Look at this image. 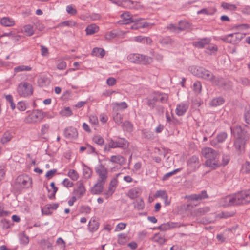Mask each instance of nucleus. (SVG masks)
<instances>
[{
	"instance_id": "nucleus-1",
	"label": "nucleus",
	"mask_w": 250,
	"mask_h": 250,
	"mask_svg": "<svg viewBox=\"0 0 250 250\" xmlns=\"http://www.w3.org/2000/svg\"><path fill=\"white\" fill-rule=\"evenodd\" d=\"M201 154L206 159L204 164L205 166L215 169L222 166L218 151L209 147H205L201 150Z\"/></svg>"
},
{
	"instance_id": "nucleus-37",
	"label": "nucleus",
	"mask_w": 250,
	"mask_h": 250,
	"mask_svg": "<svg viewBox=\"0 0 250 250\" xmlns=\"http://www.w3.org/2000/svg\"><path fill=\"white\" fill-rule=\"evenodd\" d=\"M122 126L124 131L130 132L133 130V125L128 121L124 122Z\"/></svg>"
},
{
	"instance_id": "nucleus-57",
	"label": "nucleus",
	"mask_w": 250,
	"mask_h": 250,
	"mask_svg": "<svg viewBox=\"0 0 250 250\" xmlns=\"http://www.w3.org/2000/svg\"><path fill=\"white\" fill-rule=\"evenodd\" d=\"M41 54L42 56H48L49 55V51L48 48L43 45H41Z\"/></svg>"
},
{
	"instance_id": "nucleus-9",
	"label": "nucleus",
	"mask_w": 250,
	"mask_h": 250,
	"mask_svg": "<svg viewBox=\"0 0 250 250\" xmlns=\"http://www.w3.org/2000/svg\"><path fill=\"white\" fill-rule=\"evenodd\" d=\"M120 174L121 173L116 174V177L112 178L111 180L109 185L108 189L105 193L106 198L111 196L115 191L118 183L117 178Z\"/></svg>"
},
{
	"instance_id": "nucleus-7",
	"label": "nucleus",
	"mask_w": 250,
	"mask_h": 250,
	"mask_svg": "<svg viewBox=\"0 0 250 250\" xmlns=\"http://www.w3.org/2000/svg\"><path fill=\"white\" fill-rule=\"evenodd\" d=\"M128 146V142L123 138H118L116 141L111 139L108 143L109 148L107 150L110 151V148H121L125 149Z\"/></svg>"
},
{
	"instance_id": "nucleus-56",
	"label": "nucleus",
	"mask_w": 250,
	"mask_h": 250,
	"mask_svg": "<svg viewBox=\"0 0 250 250\" xmlns=\"http://www.w3.org/2000/svg\"><path fill=\"white\" fill-rule=\"evenodd\" d=\"M95 143L100 146H102L104 144V139L100 136H95Z\"/></svg>"
},
{
	"instance_id": "nucleus-13",
	"label": "nucleus",
	"mask_w": 250,
	"mask_h": 250,
	"mask_svg": "<svg viewBox=\"0 0 250 250\" xmlns=\"http://www.w3.org/2000/svg\"><path fill=\"white\" fill-rule=\"evenodd\" d=\"M77 185L78 187L74 190L73 194L77 197L78 199H79L84 195L85 192V189L83 183L81 181H79L77 183Z\"/></svg>"
},
{
	"instance_id": "nucleus-36",
	"label": "nucleus",
	"mask_w": 250,
	"mask_h": 250,
	"mask_svg": "<svg viewBox=\"0 0 250 250\" xmlns=\"http://www.w3.org/2000/svg\"><path fill=\"white\" fill-rule=\"evenodd\" d=\"M12 137L11 133L9 131H6L4 133L1 138V143L3 144H5L9 142L11 139Z\"/></svg>"
},
{
	"instance_id": "nucleus-45",
	"label": "nucleus",
	"mask_w": 250,
	"mask_h": 250,
	"mask_svg": "<svg viewBox=\"0 0 250 250\" xmlns=\"http://www.w3.org/2000/svg\"><path fill=\"white\" fill-rule=\"evenodd\" d=\"M114 105V108H117L119 109H125L127 108V104L125 102H123L121 103H114L113 104Z\"/></svg>"
},
{
	"instance_id": "nucleus-4",
	"label": "nucleus",
	"mask_w": 250,
	"mask_h": 250,
	"mask_svg": "<svg viewBox=\"0 0 250 250\" xmlns=\"http://www.w3.org/2000/svg\"><path fill=\"white\" fill-rule=\"evenodd\" d=\"M234 205L245 204L250 202V191H243L232 195Z\"/></svg>"
},
{
	"instance_id": "nucleus-30",
	"label": "nucleus",
	"mask_w": 250,
	"mask_h": 250,
	"mask_svg": "<svg viewBox=\"0 0 250 250\" xmlns=\"http://www.w3.org/2000/svg\"><path fill=\"white\" fill-rule=\"evenodd\" d=\"M210 210L208 207H204L202 208H199L196 210H195L193 212L192 214L195 216H200L205 214Z\"/></svg>"
},
{
	"instance_id": "nucleus-2",
	"label": "nucleus",
	"mask_w": 250,
	"mask_h": 250,
	"mask_svg": "<svg viewBox=\"0 0 250 250\" xmlns=\"http://www.w3.org/2000/svg\"><path fill=\"white\" fill-rule=\"evenodd\" d=\"M96 172L97 179L95 184V194H100L103 191L104 185L107 178L108 171L104 166H100L97 168Z\"/></svg>"
},
{
	"instance_id": "nucleus-59",
	"label": "nucleus",
	"mask_w": 250,
	"mask_h": 250,
	"mask_svg": "<svg viewBox=\"0 0 250 250\" xmlns=\"http://www.w3.org/2000/svg\"><path fill=\"white\" fill-rule=\"evenodd\" d=\"M87 35H92L94 34V26L93 24H90L87 26L85 29Z\"/></svg>"
},
{
	"instance_id": "nucleus-55",
	"label": "nucleus",
	"mask_w": 250,
	"mask_h": 250,
	"mask_svg": "<svg viewBox=\"0 0 250 250\" xmlns=\"http://www.w3.org/2000/svg\"><path fill=\"white\" fill-rule=\"evenodd\" d=\"M117 83V80L116 79L113 77H110L106 80V83L110 86H112L115 85Z\"/></svg>"
},
{
	"instance_id": "nucleus-22",
	"label": "nucleus",
	"mask_w": 250,
	"mask_h": 250,
	"mask_svg": "<svg viewBox=\"0 0 250 250\" xmlns=\"http://www.w3.org/2000/svg\"><path fill=\"white\" fill-rule=\"evenodd\" d=\"M142 54L138 53H133L128 55L127 59L130 62L135 63H140Z\"/></svg>"
},
{
	"instance_id": "nucleus-21",
	"label": "nucleus",
	"mask_w": 250,
	"mask_h": 250,
	"mask_svg": "<svg viewBox=\"0 0 250 250\" xmlns=\"http://www.w3.org/2000/svg\"><path fill=\"white\" fill-rule=\"evenodd\" d=\"M109 161L113 163L117 164L121 166L124 165L126 162L125 159L119 155L112 156Z\"/></svg>"
},
{
	"instance_id": "nucleus-64",
	"label": "nucleus",
	"mask_w": 250,
	"mask_h": 250,
	"mask_svg": "<svg viewBox=\"0 0 250 250\" xmlns=\"http://www.w3.org/2000/svg\"><path fill=\"white\" fill-rule=\"evenodd\" d=\"M245 118L246 123L250 124V109L246 111L245 113Z\"/></svg>"
},
{
	"instance_id": "nucleus-58",
	"label": "nucleus",
	"mask_w": 250,
	"mask_h": 250,
	"mask_svg": "<svg viewBox=\"0 0 250 250\" xmlns=\"http://www.w3.org/2000/svg\"><path fill=\"white\" fill-rule=\"evenodd\" d=\"M156 196L158 197H161L164 200H167V196L165 191L163 190H159L157 191Z\"/></svg>"
},
{
	"instance_id": "nucleus-32",
	"label": "nucleus",
	"mask_w": 250,
	"mask_h": 250,
	"mask_svg": "<svg viewBox=\"0 0 250 250\" xmlns=\"http://www.w3.org/2000/svg\"><path fill=\"white\" fill-rule=\"evenodd\" d=\"M224 102V99L222 97H217L211 101L210 104L212 106H217L222 104Z\"/></svg>"
},
{
	"instance_id": "nucleus-12",
	"label": "nucleus",
	"mask_w": 250,
	"mask_h": 250,
	"mask_svg": "<svg viewBox=\"0 0 250 250\" xmlns=\"http://www.w3.org/2000/svg\"><path fill=\"white\" fill-rule=\"evenodd\" d=\"M245 143L246 141L244 138H235L234 146L239 153L244 150Z\"/></svg>"
},
{
	"instance_id": "nucleus-41",
	"label": "nucleus",
	"mask_w": 250,
	"mask_h": 250,
	"mask_svg": "<svg viewBox=\"0 0 250 250\" xmlns=\"http://www.w3.org/2000/svg\"><path fill=\"white\" fill-rule=\"evenodd\" d=\"M153 61V59L151 57L146 56V55H143L142 54V57L141 59V63L140 64H149L151 63Z\"/></svg>"
},
{
	"instance_id": "nucleus-28",
	"label": "nucleus",
	"mask_w": 250,
	"mask_h": 250,
	"mask_svg": "<svg viewBox=\"0 0 250 250\" xmlns=\"http://www.w3.org/2000/svg\"><path fill=\"white\" fill-rule=\"evenodd\" d=\"M141 192L140 188H135L129 190L127 195L131 199H134L137 198L141 194Z\"/></svg>"
},
{
	"instance_id": "nucleus-33",
	"label": "nucleus",
	"mask_w": 250,
	"mask_h": 250,
	"mask_svg": "<svg viewBox=\"0 0 250 250\" xmlns=\"http://www.w3.org/2000/svg\"><path fill=\"white\" fill-rule=\"evenodd\" d=\"M22 32L25 33L27 36H31L34 33L33 26L30 24L25 25L23 27Z\"/></svg>"
},
{
	"instance_id": "nucleus-25",
	"label": "nucleus",
	"mask_w": 250,
	"mask_h": 250,
	"mask_svg": "<svg viewBox=\"0 0 250 250\" xmlns=\"http://www.w3.org/2000/svg\"><path fill=\"white\" fill-rule=\"evenodd\" d=\"M145 101L146 102V104L151 108L153 109L155 106V104L157 102V99L155 98L154 93H153L150 97L145 99Z\"/></svg>"
},
{
	"instance_id": "nucleus-15",
	"label": "nucleus",
	"mask_w": 250,
	"mask_h": 250,
	"mask_svg": "<svg viewBox=\"0 0 250 250\" xmlns=\"http://www.w3.org/2000/svg\"><path fill=\"white\" fill-rule=\"evenodd\" d=\"M64 135L68 139L76 138L78 136V132L75 128L68 127L64 129Z\"/></svg>"
},
{
	"instance_id": "nucleus-27",
	"label": "nucleus",
	"mask_w": 250,
	"mask_h": 250,
	"mask_svg": "<svg viewBox=\"0 0 250 250\" xmlns=\"http://www.w3.org/2000/svg\"><path fill=\"white\" fill-rule=\"evenodd\" d=\"M177 227H179V226L177 223L171 222L163 224L159 226L158 229L161 230L165 231L171 228H174Z\"/></svg>"
},
{
	"instance_id": "nucleus-40",
	"label": "nucleus",
	"mask_w": 250,
	"mask_h": 250,
	"mask_svg": "<svg viewBox=\"0 0 250 250\" xmlns=\"http://www.w3.org/2000/svg\"><path fill=\"white\" fill-rule=\"evenodd\" d=\"M32 70V67L29 66L25 65H20L19 66L16 67L14 69V71L15 72L17 73L21 71H29Z\"/></svg>"
},
{
	"instance_id": "nucleus-10",
	"label": "nucleus",
	"mask_w": 250,
	"mask_h": 250,
	"mask_svg": "<svg viewBox=\"0 0 250 250\" xmlns=\"http://www.w3.org/2000/svg\"><path fill=\"white\" fill-rule=\"evenodd\" d=\"M245 35L246 34L240 33L230 34L227 36L226 40L228 42L235 44L243 39Z\"/></svg>"
},
{
	"instance_id": "nucleus-3",
	"label": "nucleus",
	"mask_w": 250,
	"mask_h": 250,
	"mask_svg": "<svg viewBox=\"0 0 250 250\" xmlns=\"http://www.w3.org/2000/svg\"><path fill=\"white\" fill-rule=\"evenodd\" d=\"M17 92L21 97L24 98L29 97L33 94L32 85L27 82L21 83L17 86Z\"/></svg>"
},
{
	"instance_id": "nucleus-47",
	"label": "nucleus",
	"mask_w": 250,
	"mask_h": 250,
	"mask_svg": "<svg viewBox=\"0 0 250 250\" xmlns=\"http://www.w3.org/2000/svg\"><path fill=\"white\" fill-rule=\"evenodd\" d=\"M92 170L88 167L84 166L83 168V173L84 177L86 178H89L92 175Z\"/></svg>"
},
{
	"instance_id": "nucleus-50",
	"label": "nucleus",
	"mask_w": 250,
	"mask_h": 250,
	"mask_svg": "<svg viewBox=\"0 0 250 250\" xmlns=\"http://www.w3.org/2000/svg\"><path fill=\"white\" fill-rule=\"evenodd\" d=\"M199 158L196 156H192L188 161V164L189 165H192L194 164H199Z\"/></svg>"
},
{
	"instance_id": "nucleus-17",
	"label": "nucleus",
	"mask_w": 250,
	"mask_h": 250,
	"mask_svg": "<svg viewBox=\"0 0 250 250\" xmlns=\"http://www.w3.org/2000/svg\"><path fill=\"white\" fill-rule=\"evenodd\" d=\"M188 108V104L183 103H180V104H178L176 106V109L175 110L176 114L179 116H182L186 112Z\"/></svg>"
},
{
	"instance_id": "nucleus-39",
	"label": "nucleus",
	"mask_w": 250,
	"mask_h": 250,
	"mask_svg": "<svg viewBox=\"0 0 250 250\" xmlns=\"http://www.w3.org/2000/svg\"><path fill=\"white\" fill-rule=\"evenodd\" d=\"M134 208L138 210H142L144 208L145 204L142 199H138L134 202Z\"/></svg>"
},
{
	"instance_id": "nucleus-43",
	"label": "nucleus",
	"mask_w": 250,
	"mask_h": 250,
	"mask_svg": "<svg viewBox=\"0 0 250 250\" xmlns=\"http://www.w3.org/2000/svg\"><path fill=\"white\" fill-rule=\"evenodd\" d=\"M67 175L73 181H76L79 178L78 172L74 169H70Z\"/></svg>"
},
{
	"instance_id": "nucleus-38",
	"label": "nucleus",
	"mask_w": 250,
	"mask_h": 250,
	"mask_svg": "<svg viewBox=\"0 0 250 250\" xmlns=\"http://www.w3.org/2000/svg\"><path fill=\"white\" fill-rule=\"evenodd\" d=\"M59 114L62 116L69 117L72 115V112L69 107H66L62 109Z\"/></svg>"
},
{
	"instance_id": "nucleus-14",
	"label": "nucleus",
	"mask_w": 250,
	"mask_h": 250,
	"mask_svg": "<svg viewBox=\"0 0 250 250\" xmlns=\"http://www.w3.org/2000/svg\"><path fill=\"white\" fill-rule=\"evenodd\" d=\"M228 137V134L226 132H221L219 133L216 138L212 140L210 144L213 146H215L217 145L218 143H221L224 142Z\"/></svg>"
},
{
	"instance_id": "nucleus-54",
	"label": "nucleus",
	"mask_w": 250,
	"mask_h": 250,
	"mask_svg": "<svg viewBox=\"0 0 250 250\" xmlns=\"http://www.w3.org/2000/svg\"><path fill=\"white\" fill-rule=\"evenodd\" d=\"M62 185L66 188H71L73 186V183L68 179L65 178L62 182Z\"/></svg>"
},
{
	"instance_id": "nucleus-42",
	"label": "nucleus",
	"mask_w": 250,
	"mask_h": 250,
	"mask_svg": "<svg viewBox=\"0 0 250 250\" xmlns=\"http://www.w3.org/2000/svg\"><path fill=\"white\" fill-rule=\"evenodd\" d=\"M105 54V51L104 49L95 47V56L102 58L104 56Z\"/></svg>"
},
{
	"instance_id": "nucleus-53",
	"label": "nucleus",
	"mask_w": 250,
	"mask_h": 250,
	"mask_svg": "<svg viewBox=\"0 0 250 250\" xmlns=\"http://www.w3.org/2000/svg\"><path fill=\"white\" fill-rule=\"evenodd\" d=\"M217 46L216 45L212 44H209L207 48V49L208 51V53L210 54H212L214 52L217 51Z\"/></svg>"
},
{
	"instance_id": "nucleus-62",
	"label": "nucleus",
	"mask_w": 250,
	"mask_h": 250,
	"mask_svg": "<svg viewBox=\"0 0 250 250\" xmlns=\"http://www.w3.org/2000/svg\"><path fill=\"white\" fill-rule=\"evenodd\" d=\"M56 171H57L56 169H52V170H49L46 173V175H45L46 177L48 179L51 178L55 175Z\"/></svg>"
},
{
	"instance_id": "nucleus-11",
	"label": "nucleus",
	"mask_w": 250,
	"mask_h": 250,
	"mask_svg": "<svg viewBox=\"0 0 250 250\" xmlns=\"http://www.w3.org/2000/svg\"><path fill=\"white\" fill-rule=\"evenodd\" d=\"M190 27V24L186 21H181L179 22V26L176 27L173 25H170L168 28L176 33H178L181 31L184 30Z\"/></svg>"
},
{
	"instance_id": "nucleus-63",
	"label": "nucleus",
	"mask_w": 250,
	"mask_h": 250,
	"mask_svg": "<svg viewBox=\"0 0 250 250\" xmlns=\"http://www.w3.org/2000/svg\"><path fill=\"white\" fill-rule=\"evenodd\" d=\"M241 12L245 15L250 14V6L247 5L242 8Z\"/></svg>"
},
{
	"instance_id": "nucleus-19",
	"label": "nucleus",
	"mask_w": 250,
	"mask_h": 250,
	"mask_svg": "<svg viewBox=\"0 0 250 250\" xmlns=\"http://www.w3.org/2000/svg\"><path fill=\"white\" fill-rule=\"evenodd\" d=\"M185 198L191 200L198 201L208 198V195L206 191H203L200 194H195L189 196H186Z\"/></svg>"
},
{
	"instance_id": "nucleus-52",
	"label": "nucleus",
	"mask_w": 250,
	"mask_h": 250,
	"mask_svg": "<svg viewBox=\"0 0 250 250\" xmlns=\"http://www.w3.org/2000/svg\"><path fill=\"white\" fill-rule=\"evenodd\" d=\"M160 43L163 45L170 44L172 42V40L168 37H165L159 41Z\"/></svg>"
},
{
	"instance_id": "nucleus-48",
	"label": "nucleus",
	"mask_w": 250,
	"mask_h": 250,
	"mask_svg": "<svg viewBox=\"0 0 250 250\" xmlns=\"http://www.w3.org/2000/svg\"><path fill=\"white\" fill-rule=\"evenodd\" d=\"M113 118L115 123L118 125L122 124V120L123 119L122 115L118 113H116L113 115Z\"/></svg>"
},
{
	"instance_id": "nucleus-34",
	"label": "nucleus",
	"mask_w": 250,
	"mask_h": 250,
	"mask_svg": "<svg viewBox=\"0 0 250 250\" xmlns=\"http://www.w3.org/2000/svg\"><path fill=\"white\" fill-rule=\"evenodd\" d=\"M153 241L159 244H163L166 242V239L164 235L160 233H157L154 236Z\"/></svg>"
},
{
	"instance_id": "nucleus-24",
	"label": "nucleus",
	"mask_w": 250,
	"mask_h": 250,
	"mask_svg": "<svg viewBox=\"0 0 250 250\" xmlns=\"http://www.w3.org/2000/svg\"><path fill=\"white\" fill-rule=\"evenodd\" d=\"M189 70L192 74L200 78L203 71H204V68L192 66L189 67Z\"/></svg>"
},
{
	"instance_id": "nucleus-35",
	"label": "nucleus",
	"mask_w": 250,
	"mask_h": 250,
	"mask_svg": "<svg viewBox=\"0 0 250 250\" xmlns=\"http://www.w3.org/2000/svg\"><path fill=\"white\" fill-rule=\"evenodd\" d=\"M221 6L224 9L230 11H235L237 9V6L235 4L229 3L225 2L222 3Z\"/></svg>"
},
{
	"instance_id": "nucleus-61",
	"label": "nucleus",
	"mask_w": 250,
	"mask_h": 250,
	"mask_svg": "<svg viewBox=\"0 0 250 250\" xmlns=\"http://www.w3.org/2000/svg\"><path fill=\"white\" fill-rule=\"evenodd\" d=\"M126 227V224L124 223H119L116 228H115V231H121L123 229H124Z\"/></svg>"
},
{
	"instance_id": "nucleus-51",
	"label": "nucleus",
	"mask_w": 250,
	"mask_h": 250,
	"mask_svg": "<svg viewBox=\"0 0 250 250\" xmlns=\"http://www.w3.org/2000/svg\"><path fill=\"white\" fill-rule=\"evenodd\" d=\"M26 104L22 101H20L18 103L17 108L21 111H24L26 109Z\"/></svg>"
},
{
	"instance_id": "nucleus-8",
	"label": "nucleus",
	"mask_w": 250,
	"mask_h": 250,
	"mask_svg": "<svg viewBox=\"0 0 250 250\" xmlns=\"http://www.w3.org/2000/svg\"><path fill=\"white\" fill-rule=\"evenodd\" d=\"M121 17L123 20H120L118 21L120 24H127L132 22L139 21L141 19L134 18L129 12H125L121 15Z\"/></svg>"
},
{
	"instance_id": "nucleus-5",
	"label": "nucleus",
	"mask_w": 250,
	"mask_h": 250,
	"mask_svg": "<svg viewBox=\"0 0 250 250\" xmlns=\"http://www.w3.org/2000/svg\"><path fill=\"white\" fill-rule=\"evenodd\" d=\"M44 113L40 110H36L32 111L24 119V122L26 123H35L38 122H41L44 118Z\"/></svg>"
},
{
	"instance_id": "nucleus-23",
	"label": "nucleus",
	"mask_w": 250,
	"mask_h": 250,
	"mask_svg": "<svg viewBox=\"0 0 250 250\" xmlns=\"http://www.w3.org/2000/svg\"><path fill=\"white\" fill-rule=\"evenodd\" d=\"M233 198L232 195H229L221 200V204L222 206L227 207L234 206Z\"/></svg>"
},
{
	"instance_id": "nucleus-49",
	"label": "nucleus",
	"mask_w": 250,
	"mask_h": 250,
	"mask_svg": "<svg viewBox=\"0 0 250 250\" xmlns=\"http://www.w3.org/2000/svg\"><path fill=\"white\" fill-rule=\"evenodd\" d=\"M180 171V168H177V169H175V170H173L172 171H171L170 172L167 173H166V174H165L164 175V176L163 177L162 180L163 181L166 180L167 179H168L170 176H171L172 175L175 174L177 172Z\"/></svg>"
},
{
	"instance_id": "nucleus-18",
	"label": "nucleus",
	"mask_w": 250,
	"mask_h": 250,
	"mask_svg": "<svg viewBox=\"0 0 250 250\" xmlns=\"http://www.w3.org/2000/svg\"><path fill=\"white\" fill-rule=\"evenodd\" d=\"M211 41L209 38H204L200 39L199 41L194 42L193 44L195 47L199 48H203L207 45H208Z\"/></svg>"
},
{
	"instance_id": "nucleus-46",
	"label": "nucleus",
	"mask_w": 250,
	"mask_h": 250,
	"mask_svg": "<svg viewBox=\"0 0 250 250\" xmlns=\"http://www.w3.org/2000/svg\"><path fill=\"white\" fill-rule=\"evenodd\" d=\"M193 89L197 94L200 93L202 89L201 83L199 81L195 82L193 85Z\"/></svg>"
},
{
	"instance_id": "nucleus-44",
	"label": "nucleus",
	"mask_w": 250,
	"mask_h": 250,
	"mask_svg": "<svg viewBox=\"0 0 250 250\" xmlns=\"http://www.w3.org/2000/svg\"><path fill=\"white\" fill-rule=\"evenodd\" d=\"M214 84L218 86L222 87L225 85V82L222 78H218L217 79L214 78L212 82Z\"/></svg>"
},
{
	"instance_id": "nucleus-31",
	"label": "nucleus",
	"mask_w": 250,
	"mask_h": 250,
	"mask_svg": "<svg viewBox=\"0 0 250 250\" xmlns=\"http://www.w3.org/2000/svg\"><path fill=\"white\" fill-rule=\"evenodd\" d=\"M157 101L164 103H166L168 99V96L166 94L154 93Z\"/></svg>"
},
{
	"instance_id": "nucleus-16",
	"label": "nucleus",
	"mask_w": 250,
	"mask_h": 250,
	"mask_svg": "<svg viewBox=\"0 0 250 250\" xmlns=\"http://www.w3.org/2000/svg\"><path fill=\"white\" fill-rule=\"evenodd\" d=\"M231 132L235 138H244V131L240 126L231 127Z\"/></svg>"
},
{
	"instance_id": "nucleus-26",
	"label": "nucleus",
	"mask_w": 250,
	"mask_h": 250,
	"mask_svg": "<svg viewBox=\"0 0 250 250\" xmlns=\"http://www.w3.org/2000/svg\"><path fill=\"white\" fill-rule=\"evenodd\" d=\"M202 73L200 78L210 82L213 81L214 76L211 72L204 68V71H203V73Z\"/></svg>"
},
{
	"instance_id": "nucleus-60",
	"label": "nucleus",
	"mask_w": 250,
	"mask_h": 250,
	"mask_svg": "<svg viewBox=\"0 0 250 250\" xmlns=\"http://www.w3.org/2000/svg\"><path fill=\"white\" fill-rule=\"evenodd\" d=\"M126 236L124 234H120L118 235V242L120 244H124L125 242Z\"/></svg>"
},
{
	"instance_id": "nucleus-29",
	"label": "nucleus",
	"mask_w": 250,
	"mask_h": 250,
	"mask_svg": "<svg viewBox=\"0 0 250 250\" xmlns=\"http://www.w3.org/2000/svg\"><path fill=\"white\" fill-rule=\"evenodd\" d=\"M0 23L4 26L10 27L14 25L15 21L12 18L3 17L1 19Z\"/></svg>"
},
{
	"instance_id": "nucleus-6",
	"label": "nucleus",
	"mask_w": 250,
	"mask_h": 250,
	"mask_svg": "<svg viewBox=\"0 0 250 250\" xmlns=\"http://www.w3.org/2000/svg\"><path fill=\"white\" fill-rule=\"evenodd\" d=\"M32 180L26 175L19 176L16 179L15 185L19 188H27L31 186Z\"/></svg>"
},
{
	"instance_id": "nucleus-20",
	"label": "nucleus",
	"mask_w": 250,
	"mask_h": 250,
	"mask_svg": "<svg viewBox=\"0 0 250 250\" xmlns=\"http://www.w3.org/2000/svg\"><path fill=\"white\" fill-rule=\"evenodd\" d=\"M185 198L191 200L198 201L208 198V195L206 191H203L200 194H195L189 196H186Z\"/></svg>"
}]
</instances>
